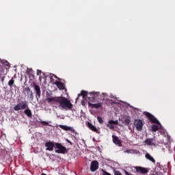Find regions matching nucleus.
<instances>
[{"mask_svg": "<svg viewBox=\"0 0 175 175\" xmlns=\"http://www.w3.org/2000/svg\"><path fill=\"white\" fill-rule=\"evenodd\" d=\"M46 102L51 105H55L60 110H72L73 105L68 98L63 96H53L46 98Z\"/></svg>", "mask_w": 175, "mask_h": 175, "instance_id": "obj_1", "label": "nucleus"}, {"mask_svg": "<svg viewBox=\"0 0 175 175\" xmlns=\"http://www.w3.org/2000/svg\"><path fill=\"white\" fill-rule=\"evenodd\" d=\"M28 109V103L27 101H22L14 107L15 111H20V110H25Z\"/></svg>", "mask_w": 175, "mask_h": 175, "instance_id": "obj_2", "label": "nucleus"}, {"mask_svg": "<svg viewBox=\"0 0 175 175\" xmlns=\"http://www.w3.org/2000/svg\"><path fill=\"white\" fill-rule=\"evenodd\" d=\"M55 152L57 154H66L68 152L66 148L59 143H55Z\"/></svg>", "mask_w": 175, "mask_h": 175, "instance_id": "obj_3", "label": "nucleus"}, {"mask_svg": "<svg viewBox=\"0 0 175 175\" xmlns=\"http://www.w3.org/2000/svg\"><path fill=\"white\" fill-rule=\"evenodd\" d=\"M134 125L137 131H138L139 132H142L144 123H143V120L140 119H136L134 121Z\"/></svg>", "mask_w": 175, "mask_h": 175, "instance_id": "obj_4", "label": "nucleus"}, {"mask_svg": "<svg viewBox=\"0 0 175 175\" xmlns=\"http://www.w3.org/2000/svg\"><path fill=\"white\" fill-rule=\"evenodd\" d=\"M45 147L46 151H53L55 148V142L49 141L45 143Z\"/></svg>", "mask_w": 175, "mask_h": 175, "instance_id": "obj_5", "label": "nucleus"}, {"mask_svg": "<svg viewBox=\"0 0 175 175\" xmlns=\"http://www.w3.org/2000/svg\"><path fill=\"white\" fill-rule=\"evenodd\" d=\"M145 116L148 117L149 119L150 122H152V124H159V122L152 114L148 113V112H145Z\"/></svg>", "mask_w": 175, "mask_h": 175, "instance_id": "obj_6", "label": "nucleus"}, {"mask_svg": "<svg viewBox=\"0 0 175 175\" xmlns=\"http://www.w3.org/2000/svg\"><path fill=\"white\" fill-rule=\"evenodd\" d=\"M135 169L137 173H141V174H147L148 173V169L143 167H135Z\"/></svg>", "mask_w": 175, "mask_h": 175, "instance_id": "obj_7", "label": "nucleus"}, {"mask_svg": "<svg viewBox=\"0 0 175 175\" xmlns=\"http://www.w3.org/2000/svg\"><path fill=\"white\" fill-rule=\"evenodd\" d=\"M113 139V143L116 144V146H118V147H121L122 146V142H121V140L116 135H112Z\"/></svg>", "mask_w": 175, "mask_h": 175, "instance_id": "obj_8", "label": "nucleus"}, {"mask_svg": "<svg viewBox=\"0 0 175 175\" xmlns=\"http://www.w3.org/2000/svg\"><path fill=\"white\" fill-rule=\"evenodd\" d=\"M98 167H99V163H98V161H94L91 163V165H90L91 172H96V170H98Z\"/></svg>", "mask_w": 175, "mask_h": 175, "instance_id": "obj_9", "label": "nucleus"}, {"mask_svg": "<svg viewBox=\"0 0 175 175\" xmlns=\"http://www.w3.org/2000/svg\"><path fill=\"white\" fill-rule=\"evenodd\" d=\"M59 128H61V129H63L64 131H70V132H72L73 133L76 132L75 129L72 126H68L62 125V124H59Z\"/></svg>", "mask_w": 175, "mask_h": 175, "instance_id": "obj_10", "label": "nucleus"}, {"mask_svg": "<svg viewBox=\"0 0 175 175\" xmlns=\"http://www.w3.org/2000/svg\"><path fill=\"white\" fill-rule=\"evenodd\" d=\"M114 125H118V120H109L107 126H108L109 129H114Z\"/></svg>", "mask_w": 175, "mask_h": 175, "instance_id": "obj_11", "label": "nucleus"}, {"mask_svg": "<svg viewBox=\"0 0 175 175\" xmlns=\"http://www.w3.org/2000/svg\"><path fill=\"white\" fill-rule=\"evenodd\" d=\"M89 129H91L93 132H95V133H100V131H99V129H96L95 126H93L92 124L88 123V124Z\"/></svg>", "mask_w": 175, "mask_h": 175, "instance_id": "obj_12", "label": "nucleus"}, {"mask_svg": "<svg viewBox=\"0 0 175 175\" xmlns=\"http://www.w3.org/2000/svg\"><path fill=\"white\" fill-rule=\"evenodd\" d=\"M55 85H57L59 90H65V85L61 81H56V82L55 83Z\"/></svg>", "mask_w": 175, "mask_h": 175, "instance_id": "obj_13", "label": "nucleus"}, {"mask_svg": "<svg viewBox=\"0 0 175 175\" xmlns=\"http://www.w3.org/2000/svg\"><path fill=\"white\" fill-rule=\"evenodd\" d=\"M34 90L36 93V96L37 99H38V98H40V87H39V85H35Z\"/></svg>", "mask_w": 175, "mask_h": 175, "instance_id": "obj_14", "label": "nucleus"}, {"mask_svg": "<svg viewBox=\"0 0 175 175\" xmlns=\"http://www.w3.org/2000/svg\"><path fill=\"white\" fill-rule=\"evenodd\" d=\"M145 157L146 158V159H148L149 161H150L151 162H152L153 163H155V159H154V157H152V156H150V154L146 153L145 154Z\"/></svg>", "mask_w": 175, "mask_h": 175, "instance_id": "obj_15", "label": "nucleus"}, {"mask_svg": "<svg viewBox=\"0 0 175 175\" xmlns=\"http://www.w3.org/2000/svg\"><path fill=\"white\" fill-rule=\"evenodd\" d=\"M145 144L147 146H154V139H147L145 140Z\"/></svg>", "mask_w": 175, "mask_h": 175, "instance_id": "obj_16", "label": "nucleus"}, {"mask_svg": "<svg viewBox=\"0 0 175 175\" xmlns=\"http://www.w3.org/2000/svg\"><path fill=\"white\" fill-rule=\"evenodd\" d=\"M24 113L26 114V116H27V117H32V112L29 110V109L26 108Z\"/></svg>", "mask_w": 175, "mask_h": 175, "instance_id": "obj_17", "label": "nucleus"}, {"mask_svg": "<svg viewBox=\"0 0 175 175\" xmlns=\"http://www.w3.org/2000/svg\"><path fill=\"white\" fill-rule=\"evenodd\" d=\"M102 103H98L96 104H93L92 105V107H94V109H100V107H102Z\"/></svg>", "mask_w": 175, "mask_h": 175, "instance_id": "obj_18", "label": "nucleus"}, {"mask_svg": "<svg viewBox=\"0 0 175 175\" xmlns=\"http://www.w3.org/2000/svg\"><path fill=\"white\" fill-rule=\"evenodd\" d=\"M159 126H158L155 124L152 126V131L153 132H157V131H159Z\"/></svg>", "mask_w": 175, "mask_h": 175, "instance_id": "obj_19", "label": "nucleus"}, {"mask_svg": "<svg viewBox=\"0 0 175 175\" xmlns=\"http://www.w3.org/2000/svg\"><path fill=\"white\" fill-rule=\"evenodd\" d=\"M54 79H57V76L53 75V76L51 77V83H53V84H55V83H57V81H55L54 80Z\"/></svg>", "mask_w": 175, "mask_h": 175, "instance_id": "obj_20", "label": "nucleus"}, {"mask_svg": "<svg viewBox=\"0 0 175 175\" xmlns=\"http://www.w3.org/2000/svg\"><path fill=\"white\" fill-rule=\"evenodd\" d=\"M13 84H14V80L13 79H12L11 80H10L8 81V85L10 87H12L13 86Z\"/></svg>", "mask_w": 175, "mask_h": 175, "instance_id": "obj_21", "label": "nucleus"}, {"mask_svg": "<svg viewBox=\"0 0 175 175\" xmlns=\"http://www.w3.org/2000/svg\"><path fill=\"white\" fill-rule=\"evenodd\" d=\"M97 120L100 124H103V119H102V117L98 116Z\"/></svg>", "mask_w": 175, "mask_h": 175, "instance_id": "obj_22", "label": "nucleus"}, {"mask_svg": "<svg viewBox=\"0 0 175 175\" xmlns=\"http://www.w3.org/2000/svg\"><path fill=\"white\" fill-rule=\"evenodd\" d=\"M88 92L86 91H81V95L84 98V96H87Z\"/></svg>", "mask_w": 175, "mask_h": 175, "instance_id": "obj_23", "label": "nucleus"}, {"mask_svg": "<svg viewBox=\"0 0 175 175\" xmlns=\"http://www.w3.org/2000/svg\"><path fill=\"white\" fill-rule=\"evenodd\" d=\"M124 124H125L126 125H129V124H131V120H129V119H125V120H124Z\"/></svg>", "mask_w": 175, "mask_h": 175, "instance_id": "obj_24", "label": "nucleus"}, {"mask_svg": "<svg viewBox=\"0 0 175 175\" xmlns=\"http://www.w3.org/2000/svg\"><path fill=\"white\" fill-rule=\"evenodd\" d=\"M40 124H42V125H49V126H50V124H49V122H47L46 121H41Z\"/></svg>", "mask_w": 175, "mask_h": 175, "instance_id": "obj_25", "label": "nucleus"}, {"mask_svg": "<svg viewBox=\"0 0 175 175\" xmlns=\"http://www.w3.org/2000/svg\"><path fill=\"white\" fill-rule=\"evenodd\" d=\"M103 175H111L109 172L105 171L104 170H102Z\"/></svg>", "mask_w": 175, "mask_h": 175, "instance_id": "obj_26", "label": "nucleus"}, {"mask_svg": "<svg viewBox=\"0 0 175 175\" xmlns=\"http://www.w3.org/2000/svg\"><path fill=\"white\" fill-rule=\"evenodd\" d=\"M124 152L127 153V154H132L133 150H125Z\"/></svg>", "mask_w": 175, "mask_h": 175, "instance_id": "obj_27", "label": "nucleus"}, {"mask_svg": "<svg viewBox=\"0 0 175 175\" xmlns=\"http://www.w3.org/2000/svg\"><path fill=\"white\" fill-rule=\"evenodd\" d=\"M114 175H122V174H121L120 171H116L115 172Z\"/></svg>", "mask_w": 175, "mask_h": 175, "instance_id": "obj_28", "label": "nucleus"}, {"mask_svg": "<svg viewBox=\"0 0 175 175\" xmlns=\"http://www.w3.org/2000/svg\"><path fill=\"white\" fill-rule=\"evenodd\" d=\"M41 74H42V70H37V75L39 76Z\"/></svg>", "mask_w": 175, "mask_h": 175, "instance_id": "obj_29", "label": "nucleus"}, {"mask_svg": "<svg viewBox=\"0 0 175 175\" xmlns=\"http://www.w3.org/2000/svg\"><path fill=\"white\" fill-rule=\"evenodd\" d=\"M1 81H2V83H3V81H5V77H3L1 78Z\"/></svg>", "mask_w": 175, "mask_h": 175, "instance_id": "obj_30", "label": "nucleus"}, {"mask_svg": "<svg viewBox=\"0 0 175 175\" xmlns=\"http://www.w3.org/2000/svg\"><path fill=\"white\" fill-rule=\"evenodd\" d=\"M66 142L69 143L70 144H72V142H70L69 139H66Z\"/></svg>", "mask_w": 175, "mask_h": 175, "instance_id": "obj_31", "label": "nucleus"}, {"mask_svg": "<svg viewBox=\"0 0 175 175\" xmlns=\"http://www.w3.org/2000/svg\"><path fill=\"white\" fill-rule=\"evenodd\" d=\"M30 95H31V98H33V94L32 93V92H30Z\"/></svg>", "mask_w": 175, "mask_h": 175, "instance_id": "obj_32", "label": "nucleus"}]
</instances>
